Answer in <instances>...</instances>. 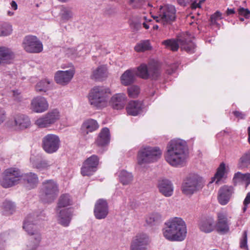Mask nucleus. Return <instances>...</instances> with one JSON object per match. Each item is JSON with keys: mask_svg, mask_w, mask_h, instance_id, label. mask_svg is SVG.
Here are the masks:
<instances>
[{"mask_svg": "<svg viewBox=\"0 0 250 250\" xmlns=\"http://www.w3.org/2000/svg\"><path fill=\"white\" fill-rule=\"evenodd\" d=\"M127 98L124 93H117L114 95L110 99L109 103L111 106L115 109L123 108L126 104Z\"/></svg>", "mask_w": 250, "mask_h": 250, "instance_id": "nucleus-26", "label": "nucleus"}, {"mask_svg": "<svg viewBox=\"0 0 250 250\" xmlns=\"http://www.w3.org/2000/svg\"><path fill=\"white\" fill-rule=\"evenodd\" d=\"M198 226L200 230L206 233L211 232L215 229L214 219L212 216L207 217L201 219Z\"/></svg>", "mask_w": 250, "mask_h": 250, "instance_id": "nucleus-24", "label": "nucleus"}, {"mask_svg": "<svg viewBox=\"0 0 250 250\" xmlns=\"http://www.w3.org/2000/svg\"><path fill=\"white\" fill-rule=\"evenodd\" d=\"M74 74V71L72 70L58 71L55 73L54 79L58 84L64 85L69 83L73 78Z\"/></svg>", "mask_w": 250, "mask_h": 250, "instance_id": "nucleus-21", "label": "nucleus"}, {"mask_svg": "<svg viewBox=\"0 0 250 250\" xmlns=\"http://www.w3.org/2000/svg\"><path fill=\"white\" fill-rule=\"evenodd\" d=\"M233 114L236 117L241 119H244L245 116V115L244 113L238 111H234Z\"/></svg>", "mask_w": 250, "mask_h": 250, "instance_id": "nucleus-58", "label": "nucleus"}, {"mask_svg": "<svg viewBox=\"0 0 250 250\" xmlns=\"http://www.w3.org/2000/svg\"><path fill=\"white\" fill-rule=\"evenodd\" d=\"M111 93L110 89L104 86H95L88 94L90 104L97 108L105 107L107 103L108 96Z\"/></svg>", "mask_w": 250, "mask_h": 250, "instance_id": "nucleus-4", "label": "nucleus"}, {"mask_svg": "<svg viewBox=\"0 0 250 250\" xmlns=\"http://www.w3.org/2000/svg\"><path fill=\"white\" fill-rule=\"evenodd\" d=\"M162 44L165 46V48L172 51H177L180 45L178 38L177 39H170L164 40L162 42Z\"/></svg>", "mask_w": 250, "mask_h": 250, "instance_id": "nucleus-35", "label": "nucleus"}, {"mask_svg": "<svg viewBox=\"0 0 250 250\" xmlns=\"http://www.w3.org/2000/svg\"><path fill=\"white\" fill-rule=\"evenodd\" d=\"M12 26L8 23L0 24V36H7L12 33Z\"/></svg>", "mask_w": 250, "mask_h": 250, "instance_id": "nucleus-45", "label": "nucleus"}, {"mask_svg": "<svg viewBox=\"0 0 250 250\" xmlns=\"http://www.w3.org/2000/svg\"><path fill=\"white\" fill-rule=\"evenodd\" d=\"M160 216L158 214L154 213L149 215L146 218V221L148 224L153 225L159 221Z\"/></svg>", "mask_w": 250, "mask_h": 250, "instance_id": "nucleus-49", "label": "nucleus"}, {"mask_svg": "<svg viewBox=\"0 0 250 250\" xmlns=\"http://www.w3.org/2000/svg\"><path fill=\"white\" fill-rule=\"evenodd\" d=\"M107 76V70L105 65H103L98 67L93 70L92 78L96 81H102Z\"/></svg>", "mask_w": 250, "mask_h": 250, "instance_id": "nucleus-33", "label": "nucleus"}, {"mask_svg": "<svg viewBox=\"0 0 250 250\" xmlns=\"http://www.w3.org/2000/svg\"><path fill=\"white\" fill-rule=\"evenodd\" d=\"M222 19V14L219 12L216 11L214 14L211 16L210 18V21L211 24L212 25H219L217 23V21Z\"/></svg>", "mask_w": 250, "mask_h": 250, "instance_id": "nucleus-50", "label": "nucleus"}, {"mask_svg": "<svg viewBox=\"0 0 250 250\" xmlns=\"http://www.w3.org/2000/svg\"><path fill=\"white\" fill-rule=\"evenodd\" d=\"M225 171V165L224 163H221L217 169V171L215 174L214 176L212 178L211 181L210 183H211L215 181L216 179V183L218 184V182L223 178L224 175Z\"/></svg>", "mask_w": 250, "mask_h": 250, "instance_id": "nucleus-44", "label": "nucleus"}, {"mask_svg": "<svg viewBox=\"0 0 250 250\" xmlns=\"http://www.w3.org/2000/svg\"><path fill=\"white\" fill-rule=\"evenodd\" d=\"M233 192V188L231 186H224L221 187L218 191V200L222 205H226L230 200Z\"/></svg>", "mask_w": 250, "mask_h": 250, "instance_id": "nucleus-23", "label": "nucleus"}, {"mask_svg": "<svg viewBox=\"0 0 250 250\" xmlns=\"http://www.w3.org/2000/svg\"><path fill=\"white\" fill-rule=\"evenodd\" d=\"M23 179L26 181L29 187V188H32L35 187L38 183V177L37 175L33 173L30 172L21 175Z\"/></svg>", "mask_w": 250, "mask_h": 250, "instance_id": "nucleus-34", "label": "nucleus"}, {"mask_svg": "<svg viewBox=\"0 0 250 250\" xmlns=\"http://www.w3.org/2000/svg\"><path fill=\"white\" fill-rule=\"evenodd\" d=\"M72 216V212L69 209L64 208L60 210L58 216L59 223L64 227L68 226L71 220Z\"/></svg>", "mask_w": 250, "mask_h": 250, "instance_id": "nucleus-30", "label": "nucleus"}, {"mask_svg": "<svg viewBox=\"0 0 250 250\" xmlns=\"http://www.w3.org/2000/svg\"><path fill=\"white\" fill-rule=\"evenodd\" d=\"M244 182L246 183V187H247L250 184V173H247L244 174Z\"/></svg>", "mask_w": 250, "mask_h": 250, "instance_id": "nucleus-56", "label": "nucleus"}, {"mask_svg": "<svg viewBox=\"0 0 250 250\" xmlns=\"http://www.w3.org/2000/svg\"><path fill=\"white\" fill-rule=\"evenodd\" d=\"M3 212L5 215L13 214L16 210L15 204L11 201L5 200L2 205Z\"/></svg>", "mask_w": 250, "mask_h": 250, "instance_id": "nucleus-39", "label": "nucleus"}, {"mask_svg": "<svg viewBox=\"0 0 250 250\" xmlns=\"http://www.w3.org/2000/svg\"><path fill=\"white\" fill-rule=\"evenodd\" d=\"M60 143L58 136L54 134H48L42 139V147L47 153L52 154L59 149Z\"/></svg>", "mask_w": 250, "mask_h": 250, "instance_id": "nucleus-12", "label": "nucleus"}, {"mask_svg": "<svg viewBox=\"0 0 250 250\" xmlns=\"http://www.w3.org/2000/svg\"><path fill=\"white\" fill-rule=\"evenodd\" d=\"M249 204H250V192H249L247 193L243 201L244 207L243 208V210L244 212L246 211L247 209L248 205Z\"/></svg>", "mask_w": 250, "mask_h": 250, "instance_id": "nucleus-54", "label": "nucleus"}, {"mask_svg": "<svg viewBox=\"0 0 250 250\" xmlns=\"http://www.w3.org/2000/svg\"><path fill=\"white\" fill-rule=\"evenodd\" d=\"M162 151L158 147H143L138 152L137 162L139 165L154 163L160 159Z\"/></svg>", "mask_w": 250, "mask_h": 250, "instance_id": "nucleus-5", "label": "nucleus"}, {"mask_svg": "<svg viewBox=\"0 0 250 250\" xmlns=\"http://www.w3.org/2000/svg\"><path fill=\"white\" fill-rule=\"evenodd\" d=\"M15 126L19 129H24L28 128L31 125L29 117L22 114H16L14 117Z\"/></svg>", "mask_w": 250, "mask_h": 250, "instance_id": "nucleus-28", "label": "nucleus"}, {"mask_svg": "<svg viewBox=\"0 0 250 250\" xmlns=\"http://www.w3.org/2000/svg\"><path fill=\"white\" fill-rule=\"evenodd\" d=\"M164 156L166 161L171 166L183 167L188 156L186 142L180 139L171 140L167 145Z\"/></svg>", "mask_w": 250, "mask_h": 250, "instance_id": "nucleus-1", "label": "nucleus"}, {"mask_svg": "<svg viewBox=\"0 0 250 250\" xmlns=\"http://www.w3.org/2000/svg\"><path fill=\"white\" fill-rule=\"evenodd\" d=\"M163 229L164 237L171 241H182L186 238L187 226L185 222L180 217H173L166 223Z\"/></svg>", "mask_w": 250, "mask_h": 250, "instance_id": "nucleus-2", "label": "nucleus"}, {"mask_svg": "<svg viewBox=\"0 0 250 250\" xmlns=\"http://www.w3.org/2000/svg\"><path fill=\"white\" fill-rule=\"evenodd\" d=\"M205 0H199V2H197V0H176L177 3L182 6H185L187 2L192 1L191 4L192 9H196L197 7L200 8L201 7V4L204 2Z\"/></svg>", "mask_w": 250, "mask_h": 250, "instance_id": "nucleus-46", "label": "nucleus"}, {"mask_svg": "<svg viewBox=\"0 0 250 250\" xmlns=\"http://www.w3.org/2000/svg\"><path fill=\"white\" fill-rule=\"evenodd\" d=\"M151 46L148 40L142 41L134 47V49L138 52H144L146 50H150Z\"/></svg>", "mask_w": 250, "mask_h": 250, "instance_id": "nucleus-41", "label": "nucleus"}, {"mask_svg": "<svg viewBox=\"0 0 250 250\" xmlns=\"http://www.w3.org/2000/svg\"><path fill=\"white\" fill-rule=\"evenodd\" d=\"M99 125L96 121L93 119H88L85 121L82 126L83 133L84 134H87L89 132H91L97 129Z\"/></svg>", "mask_w": 250, "mask_h": 250, "instance_id": "nucleus-31", "label": "nucleus"}, {"mask_svg": "<svg viewBox=\"0 0 250 250\" xmlns=\"http://www.w3.org/2000/svg\"><path fill=\"white\" fill-rule=\"evenodd\" d=\"M136 69H129L125 71L120 77V81L122 85L128 86L133 83L136 78Z\"/></svg>", "mask_w": 250, "mask_h": 250, "instance_id": "nucleus-27", "label": "nucleus"}, {"mask_svg": "<svg viewBox=\"0 0 250 250\" xmlns=\"http://www.w3.org/2000/svg\"><path fill=\"white\" fill-rule=\"evenodd\" d=\"M51 166L50 162L45 160H41L33 163V167L40 171L48 169Z\"/></svg>", "mask_w": 250, "mask_h": 250, "instance_id": "nucleus-42", "label": "nucleus"}, {"mask_svg": "<svg viewBox=\"0 0 250 250\" xmlns=\"http://www.w3.org/2000/svg\"><path fill=\"white\" fill-rule=\"evenodd\" d=\"M99 164V158L93 155L88 158L83 163L81 168V173L83 176L92 175L96 170Z\"/></svg>", "mask_w": 250, "mask_h": 250, "instance_id": "nucleus-14", "label": "nucleus"}, {"mask_svg": "<svg viewBox=\"0 0 250 250\" xmlns=\"http://www.w3.org/2000/svg\"><path fill=\"white\" fill-rule=\"evenodd\" d=\"M59 186L53 180H45L42 183L40 198L44 203H51L59 194Z\"/></svg>", "mask_w": 250, "mask_h": 250, "instance_id": "nucleus-6", "label": "nucleus"}, {"mask_svg": "<svg viewBox=\"0 0 250 250\" xmlns=\"http://www.w3.org/2000/svg\"><path fill=\"white\" fill-rule=\"evenodd\" d=\"M27 247L29 248L28 250H37V248H34L33 247Z\"/></svg>", "mask_w": 250, "mask_h": 250, "instance_id": "nucleus-62", "label": "nucleus"}, {"mask_svg": "<svg viewBox=\"0 0 250 250\" xmlns=\"http://www.w3.org/2000/svg\"><path fill=\"white\" fill-rule=\"evenodd\" d=\"M179 47L182 50L185 51L188 53L192 54L196 50V45L192 41V36L188 33L183 34L178 37Z\"/></svg>", "mask_w": 250, "mask_h": 250, "instance_id": "nucleus-15", "label": "nucleus"}, {"mask_svg": "<svg viewBox=\"0 0 250 250\" xmlns=\"http://www.w3.org/2000/svg\"><path fill=\"white\" fill-rule=\"evenodd\" d=\"M5 119V112L3 109H0V125L2 124Z\"/></svg>", "mask_w": 250, "mask_h": 250, "instance_id": "nucleus-57", "label": "nucleus"}, {"mask_svg": "<svg viewBox=\"0 0 250 250\" xmlns=\"http://www.w3.org/2000/svg\"><path fill=\"white\" fill-rule=\"evenodd\" d=\"M11 7L15 10H17L18 8V5L16 2L14 0L12 1L11 3Z\"/></svg>", "mask_w": 250, "mask_h": 250, "instance_id": "nucleus-59", "label": "nucleus"}, {"mask_svg": "<svg viewBox=\"0 0 250 250\" xmlns=\"http://www.w3.org/2000/svg\"><path fill=\"white\" fill-rule=\"evenodd\" d=\"M15 57V54L10 48L0 46V64L10 63Z\"/></svg>", "mask_w": 250, "mask_h": 250, "instance_id": "nucleus-25", "label": "nucleus"}, {"mask_svg": "<svg viewBox=\"0 0 250 250\" xmlns=\"http://www.w3.org/2000/svg\"><path fill=\"white\" fill-rule=\"evenodd\" d=\"M151 21L152 20L147 19L146 16L145 15H142L140 16H132L129 21L131 27L133 29V30L136 31L140 30L142 27V25H143L146 29H149Z\"/></svg>", "mask_w": 250, "mask_h": 250, "instance_id": "nucleus-16", "label": "nucleus"}, {"mask_svg": "<svg viewBox=\"0 0 250 250\" xmlns=\"http://www.w3.org/2000/svg\"><path fill=\"white\" fill-rule=\"evenodd\" d=\"M156 22H160L164 25L170 24L176 19V9L172 5L161 6L158 12L157 16H152Z\"/></svg>", "mask_w": 250, "mask_h": 250, "instance_id": "nucleus-7", "label": "nucleus"}, {"mask_svg": "<svg viewBox=\"0 0 250 250\" xmlns=\"http://www.w3.org/2000/svg\"><path fill=\"white\" fill-rule=\"evenodd\" d=\"M7 14H8V16H13L14 15V12H12V11H9L7 12Z\"/></svg>", "mask_w": 250, "mask_h": 250, "instance_id": "nucleus-61", "label": "nucleus"}, {"mask_svg": "<svg viewBox=\"0 0 250 250\" xmlns=\"http://www.w3.org/2000/svg\"><path fill=\"white\" fill-rule=\"evenodd\" d=\"M227 14L228 15L234 14L235 13V11L234 9H229L228 8L227 10Z\"/></svg>", "mask_w": 250, "mask_h": 250, "instance_id": "nucleus-60", "label": "nucleus"}, {"mask_svg": "<svg viewBox=\"0 0 250 250\" xmlns=\"http://www.w3.org/2000/svg\"><path fill=\"white\" fill-rule=\"evenodd\" d=\"M141 109L142 103L136 101L130 102L126 107L127 114L132 116H136L139 114Z\"/></svg>", "mask_w": 250, "mask_h": 250, "instance_id": "nucleus-32", "label": "nucleus"}, {"mask_svg": "<svg viewBox=\"0 0 250 250\" xmlns=\"http://www.w3.org/2000/svg\"><path fill=\"white\" fill-rule=\"evenodd\" d=\"M244 175L240 172L235 173L233 176L232 181L234 186L242 185L244 183Z\"/></svg>", "mask_w": 250, "mask_h": 250, "instance_id": "nucleus-48", "label": "nucleus"}, {"mask_svg": "<svg viewBox=\"0 0 250 250\" xmlns=\"http://www.w3.org/2000/svg\"><path fill=\"white\" fill-rule=\"evenodd\" d=\"M204 183L202 178L197 175H190L182 185V192L186 195H191L201 189Z\"/></svg>", "mask_w": 250, "mask_h": 250, "instance_id": "nucleus-8", "label": "nucleus"}, {"mask_svg": "<svg viewBox=\"0 0 250 250\" xmlns=\"http://www.w3.org/2000/svg\"><path fill=\"white\" fill-rule=\"evenodd\" d=\"M248 135L250 137V126L248 128Z\"/></svg>", "mask_w": 250, "mask_h": 250, "instance_id": "nucleus-64", "label": "nucleus"}, {"mask_svg": "<svg viewBox=\"0 0 250 250\" xmlns=\"http://www.w3.org/2000/svg\"><path fill=\"white\" fill-rule=\"evenodd\" d=\"M13 97L15 101L17 102H20L21 100V96L20 92L18 90H13Z\"/></svg>", "mask_w": 250, "mask_h": 250, "instance_id": "nucleus-55", "label": "nucleus"}, {"mask_svg": "<svg viewBox=\"0 0 250 250\" xmlns=\"http://www.w3.org/2000/svg\"><path fill=\"white\" fill-rule=\"evenodd\" d=\"M110 139L109 130L107 127L102 129L95 141V144L98 146L102 147L107 145Z\"/></svg>", "mask_w": 250, "mask_h": 250, "instance_id": "nucleus-29", "label": "nucleus"}, {"mask_svg": "<svg viewBox=\"0 0 250 250\" xmlns=\"http://www.w3.org/2000/svg\"><path fill=\"white\" fill-rule=\"evenodd\" d=\"M22 47L28 53H38L43 49L40 41L36 36L31 35L25 37L22 42Z\"/></svg>", "mask_w": 250, "mask_h": 250, "instance_id": "nucleus-13", "label": "nucleus"}, {"mask_svg": "<svg viewBox=\"0 0 250 250\" xmlns=\"http://www.w3.org/2000/svg\"><path fill=\"white\" fill-rule=\"evenodd\" d=\"M250 165V149L245 152L239 159L238 167L240 169L247 168Z\"/></svg>", "mask_w": 250, "mask_h": 250, "instance_id": "nucleus-36", "label": "nucleus"}, {"mask_svg": "<svg viewBox=\"0 0 250 250\" xmlns=\"http://www.w3.org/2000/svg\"><path fill=\"white\" fill-rule=\"evenodd\" d=\"M157 187L159 192L165 197H170L173 193V185L168 179L164 178L159 179L158 181Z\"/></svg>", "mask_w": 250, "mask_h": 250, "instance_id": "nucleus-19", "label": "nucleus"}, {"mask_svg": "<svg viewBox=\"0 0 250 250\" xmlns=\"http://www.w3.org/2000/svg\"><path fill=\"white\" fill-rule=\"evenodd\" d=\"M21 178V173L17 168H10L3 172L1 185L5 188L11 187L17 184Z\"/></svg>", "mask_w": 250, "mask_h": 250, "instance_id": "nucleus-10", "label": "nucleus"}, {"mask_svg": "<svg viewBox=\"0 0 250 250\" xmlns=\"http://www.w3.org/2000/svg\"><path fill=\"white\" fill-rule=\"evenodd\" d=\"M137 74L141 78L147 79L149 78L155 79L159 75V65L158 63L154 61L150 62L148 65L145 63L141 64L137 68Z\"/></svg>", "mask_w": 250, "mask_h": 250, "instance_id": "nucleus-9", "label": "nucleus"}, {"mask_svg": "<svg viewBox=\"0 0 250 250\" xmlns=\"http://www.w3.org/2000/svg\"><path fill=\"white\" fill-rule=\"evenodd\" d=\"M60 15L62 20L64 21L70 20L73 17L72 8L69 7L62 6L61 9Z\"/></svg>", "mask_w": 250, "mask_h": 250, "instance_id": "nucleus-37", "label": "nucleus"}, {"mask_svg": "<svg viewBox=\"0 0 250 250\" xmlns=\"http://www.w3.org/2000/svg\"><path fill=\"white\" fill-rule=\"evenodd\" d=\"M158 28H159V26H158V25H154V26H153V28L154 30H157V29H158Z\"/></svg>", "mask_w": 250, "mask_h": 250, "instance_id": "nucleus-63", "label": "nucleus"}, {"mask_svg": "<svg viewBox=\"0 0 250 250\" xmlns=\"http://www.w3.org/2000/svg\"><path fill=\"white\" fill-rule=\"evenodd\" d=\"M127 92L130 98H135L140 92V88L137 85H133L127 88Z\"/></svg>", "mask_w": 250, "mask_h": 250, "instance_id": "nucleus-47", "label": "nucleus"}, {"mask_svg": "<svg viewBox=\"0 0 250 250\" xmlns=\"http://www.w3.org/2000/svg\"><path fill=\"white\" fill-rule=\"evenodd\" d=\"M50 81L48 79H43L39 82L36 85L35 89L38 92H45L49 89Z\"/></svg>", "mask_w": 250, "mask_h": 250, "instance_id": "nucleus-38", "label": "nucleus"}, {"mask_svg": "<svg viewBox=\"0 0 250 250\" xmlns=\"http://www.w3.org/2000/svg\"><path fill=\"white\" fill-rule=\"evenodd\" d=\"M31 106L35 112L42 113L48 109L49 104L44 97L37 96L32 100Z\"/></svg>", "mask_w": 250, "mask_h": 250, "instance_id": "nucleus-20", "label": "nucleus"}, {"mask_svg": "<svg viewBox=\"0 0 250 250\" xmlns=\"http://www.w3.org/2000/svg\"><path fill=\"white\" fill-rule=\"evenodd\" d=\"M217 221L215 224V229L220 233H226L229 230L227 214L220 211L217 213Z\"/></svg>", "mask_w": 250, "mask_h": 250, "instance_id": "nucleus-22", "label": "nucleus"}, {"mask_svg": "<svg viewBox=\"0 0 250 250\" xmlns=\"http://www.w3.org/2000/svg\"><path fill=\"white\" fill-rule=\"evenodd\" d=\"M72 200L68 194H63L62 195L59 199L58 203V208H61L65 207L71 205Z\"/></svg>", "mask_w": 250, "mask_h": 250, "instance_id": "nucleus-43", "label": "nucleus"}, {"mask_svg": "<svg viewBox=\"0 0 250 250\" xmlns=\"http://www.w3.org/2000/svg\"><path fill=\"white\" fill-rule=\"evenodd\" d=\"M119 177L120 182L124 185L129 184L133 179L132 174L124 170L120 172Z\"/></svg>", "mask_w": 250, "mask_h": 250, "instance_id": "nucleus-40", "label": "nucleus"}, {"mask_svg": "<svg viewBox=\"0 0 250 250\" xmlns=\"http://www.w3.org/2000/svg\"><path fill=\"white\" fill-rule=\"evenodd\" d=\"M144 0H130L129 5L134 8H140L144 4Z\"/></svg>", "mask_w": 250, "mask_h": 250, "instance_id": "nucleus-52", "label": "nucleus"}, {"mask_svg": "<svg viewBox=\"0 0 250 250\" xmlns=\"http://www.w3.org/2000/svg\"><path fill=\"white\" fill-rule=\"evenodd\" d=\"M240 248L245 250H248L247 245V232L245 231L243 233L242 238L240 240Z\"/></svg>", "mask_w": 250, "mask_h": 250, "instance_id": "nucleus-51", "label": "nucleus"}, {"mask_svg": "<svg viewBox=\"0 0 250 250\" xmlns=\"http://www.w3.org/2000/svg\"><path fill=\"white\" fill-rule=\"evenodd\" d=\"M108 214V204L105 200L99 199L95 205L94 214L95 218L101 220L105 218Z\"/></svg>", "mask_w": 250, "mask_h": 250, "instance_id": "nucleus-18", "label": "nucleus"}, {"mask_svg": "<svg viewBox=\"0 0 250 250\" xmlns=\"http://www.w3.org/2000/svg\"><path fill=\"white\" fill-rule=\"evenodd\" d=\"M34 214L28 215L23 224V229L30 236L27 247L38 248L42 240L41 234L37 226Z\"/></svg>", "mask_w": 250, "mask_h": 250, "instance_id": "nucleus-3", "label": "nucleus"}, {"mask_svg": "<svg viewBox=\"0 0 250 250\" xmlns=\"http://www.w3.org/2000/svg\"><path fill=\"white\" fill-rule=\"evenodd\" d=\"M61 116L60 111L58 109H53L38 118L35 124L40 128L48 127L58 121Z\"/></svg>", "mask_w": 250, "mask_h": 250, "instance_id": "nucleus-11", "label": "nucleus"}, {"mask_svg": "<svg viewBox=\"0 0 250 250\" xmlns=\"http://www.w3.org/2000/svg\"><path fill=\"white\" fill-rule=\"evenodd\" d=\"M149 242V238L146 234H137L132 239L130 247V250H146Z\"/></svg>", "mask_w": 250, "mask_h": 250, "instance_id": "nucleus-17", "label": "nucleus"}, {"mask_svg": "<svg viewBox=\"0 0 250 250\" xmlns=\"http://www.w3.org/2000/svg\"><path fill=\"white\" fill-rule=\"evenodd\" d=\"M239 15L243 16L245 18L248 19L250 15V11L248 9L240 8L238 10Z\"/></svg>", "mask_w": 250, "mask_h": 250, "instance_id": "nucleus-53", "label": "nucleus"}]
</instances>
